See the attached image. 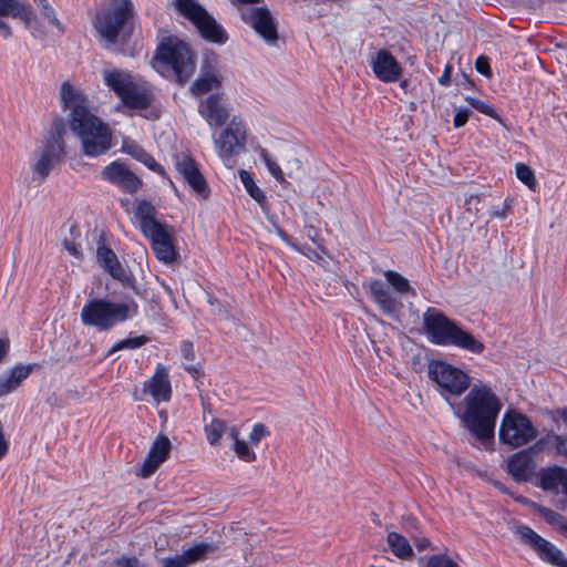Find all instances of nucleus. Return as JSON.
I'll return each instance as SVG.
<instances>
[{"instance_id": "nucleus-13", "label": "nucleus", "mask_w": 567, "mask_h": 567, "mask_svg": "<svg viewBox=\"0 0 567 567\" xmlns=\"http://www.w3.org/2000/svg\"><path fill=\"white\" fill-rule=\"evenodd\" d=\"M514 533L524 545L533 548L543 561L555 567H567V558L564 553L530 527L518 525Z\"/></svg>"}, {"instance_id": "nucleus-44", "label": "nucleus", "mask_w": 567, "mask_h": 567, "mask_svg": "<svg viewBox=\"0 0 567 567\" xmlns=\"http://www.w3.org/2000/svg\"><path fill=\"white\" fill-rule=\"evenodd\" d=\"M426 567H460L446 555H433L427 558Z\"/></svg>"}, {"instance_id": "nucleus-16", "label": "nucleus", "mask_w": 567, "mask_h": 567, "mask_svg": "<svg viewBox=\"0 0 567 567\" xmlns=\"http://www.w3.org/2000/svg\"><path fill=\"white\" fill-rule=\"evenodd\" d=\"M218 549L215 543L200 542L196 543L182 554L161 558L162 567H188L192 564L205 560Z\"/></svg>"}, {"instance_id": "nucleus-38", "label": "nucleus", "mask_w": 567, "mask_h": 567, "mask_svg": "<svg viewBox=\"0 0 567 567\" xmlns=\"http://www.w3.org/2000/svg\"><path fill=\"white\" fill-rule=\"evenodd\" d=\"M539 513L549 525L558 528L561 534L567 535V518L565 516L545 507L540 508Z\"/></svg>"}, {"instance_id": "nucleus-14", "label": "nucleus", "mask_w": 567, "mask_h": 567, "mask_svg": "<svg viewBox=\"0 0 567 567\" xmlns=\"http://www.w3.org/2000/svg\"><path fill=\"white\" fill-rule=\"evenodd\" d=\"M173 235V228L167 225H162L144 235L151 241L155 257L166 265L175 262L179 257Z\"/></svg>"}, {"instance_id": "nucleus-2", "label": "nucleus", "mask_w": 567, "mask_h": 567, "mask_svg": "<svg viewBox=\"0 0 567 567\" xmlns=\"http://www.w3.org/2000/svg\"><path fill=\"white\" fill-rule=\"evenodd\" d=\"M462 402L451 403L454 415L482 442L494 437L502 402L492 388L481 381L471 384Z\"/></svg>"}, {"instance_id": "nucleus-58", "label": "nucleus", "mask_w": 567, "mask_h": 567, "mask_svg": "<svg viewBox=\"0 0 567 567\" xmlns=\"http://www.w3.org/2000/svg\"><path fill=\"white\" fill-rule=\"evenodd\" d=\"M400 86H401L402 89H405V87L408 86V81H406V80L402 81V82L400 83Z\"/></svg>"}, {"instance_id": "nucleus-20", "label": "nucleus", "mask_w": 567, "mask_h": 567, "mask_svg": "<svg viewBox=\"0 0 567 567\" xmlns=\"http://www.w3.org/2000/svg\"><path fill=\"white\" fill-rule=\"evenodd\" d=\"M175 166L196 195L202 198L208 197L209 189L207 183L199 172L197 163L192 157L186 155L178 156Z\"/></svg>"}, {"instance_id": "nucleus-12", "label": "nucleus", "mask_w": 567, "mask_h": 567, "mask_svg": "<svg viewBox=\"0 0 567 567\" xmlns=\"http://www.w3.org/2000/svg\"><path fill=\"white\" fill-rule=\"evenodd\" d=\"M213 138L217 155L226 163L234 155L245 152L246 127L244 122L234 116L218 136L213 135Z\"/></svg>"}, {"instance_id": "nucleus-49", "label": "nucleus", "mask_w": 567, "mask_h": 567, "mask_svg": "<svg viewBox=\"0 0 567 567\" xmlns=\"http://www.w3.org/2000/svg\"><path fill=\"white\" fill-rule=\"evenodd\" d=\"M476 71L485 76H491V68L488 63V59L484 55H481L476 59L475 62Z\"/></svg>"}, {"instance_id": "nucleus-36", "label": "nucleus", "mask_w": 567, "mask_h": 567, "mask_svg": "<svg viewBox=\"0 0 567 567\" xmlns=\"http://www.w3.org/2000/svg\"><path fill=\"white\" fill-rule=\"evenodd\" d=\"M259 157L265 163L269 174L279 183L285 182V175L281 171L278 162L270 155V153L264 148L259 147L258 150Z\"/></svg>"}, {"instance_id": "nucleus-55", "label": "nucleus", "mask_w": 567, "mask_h": 567, "mask_svg": "<svg viewBox=\"0 0 567 567\" xmlns=\"http://www.w3.org/2000/svg\"><path fill=\"white\" fill-rule=\"evenodd\" d=\"M66 248H68V250H69L72 255H74V256H76V257H79V256H80V254H79V251H78V249L75 248V246H74V245H69V244H68V245H66Z\"/></svg>"}, {"instance_id": "nucleus-30", "label": "nucleus", "mask_w": 567, "mask_h": 567, "mask_svg": "<svg viewBox=\"0 0 567 567\" xmlns=\"http://www.w3.org/2000/svg\"><path fill=\"white\" fill-rule=\"evenodd\" d=\"M567 477V468L561 466L547 467L540 471V487L545 491H556L561 487Z\"/></svg>"}, {"instance_id": "nucleus-40", "label": "nucleus", "mask_w": 567, "mask_h": 567, "mask_svg": "<svg viewBox=\"0 0 567 567\" xmlns=\"http://www.w3.org/2000/svg\"><path fill=\"white\" fill-rule=\"evenodd\" d=\"M543 443L554 444L557 454L563 455L567 458V435L548 433L546 437L538 441L537 445Z\"/></svg>"}, {"instance_id": "nucleus-4", "label": "nucleus", "mask_w": 567, "mask_h": 567, "mask_svg": "<svg viewBox=\"0 0 567 567\" xmlns=\"http://www.w3.org/2000/svg\"><path fill=\"white\" fill-rule=\"evenodd\" d=\"M423 327L427 340L433 344L452 346L475 354L485 349L483 342L435 308H427L423 313Z\"/></svg>"}, {"instance_id": "nucleus-11", "label": "nucleus", "mask_w": 567, "mask_h": 567, "mask_svg": "<svg viewBox=\"0 0 567 567\" xmlns=\"http://www.w3.org/2000/svg\"><path fill=\"white\" fill-rule=\"evenodd\" d=\"M537 436V430L532 421L524 414L511 410L502 419L499 440L512 447L528 444Z\"/></svg>"}, {"instance_id": "nucleus-24", "label": "nucleus", "mask_w": 567, "mask_h": 567, "mask_svg": "<svg viewBox=\"0 0 567 567\" xmlns=\"http://www.w3.org/2000/svg\"><path fill=\"white\" fill-rule=\"evenodd\" d=\"M143 390L148 392L154 401L167 402L171 399L172 388L167 369L158 363L153 377L144 382Z\"/></svg>"}, {"instance_id": "nucleus-27", "label": "nucleus", "mask_w": 567, "mask_h": 567, "mask_svg": "<svg viewBox=\"0 0 567 567\" xmlns=\"http://www.w3.org/2000/svg\"><path fill=\"white\" fill-rule=\"evenodd\" d=\"M223 76L218 70L205 66L202 68L199 78L193 83L190 91L193 95L199 96L207 94L221 86Z\"/></svg>"}, {"instance_id": "nucleus-15", "label": "nucleus", "mask_w": 567, "mask_h": 567, "mask_svg": "<svg viewBox=\"0 0 567 567\" xmlns=\"http://www.w3.org/2000/svg\"><path fill=\"white\" fill-rule=\"evenodd\" d=\"M20 19L29 28L35 18L30 3L20 0H0V35L4 39L12 37V28L4 18Z\"/></svg>"}, {"instance_id": "nucleus-17", "label": "nucleus", "mask_w": 567, "mask_h": 567, "mask_svg": "<svg viewBox=\"0 0 567 567\" xmlns=\"http://www.w3.org/2000/svg\"><path fill=\"white\" fill-rule=\"evenodd\" d=\"M243 20L267 42L277 40L276 23L267 8H246L241 10Z\"/></svg>"}, {"instance_id": "nucleus-53", "label": "nucleus", "mask_w": 567, "mask_h": 567, "mask_svg": "<svg viewBox=\"0 0 567 567\" xmlns=\"http://www.w3.org/2000/svg\"><path fill=\"white\" fill-rule=\"evenodd\" d=\"M144 165L148 167L151 171L156 172L158 174L164 173L162 165L158 164L153 156H151L150 161H147Z\"/></svg>"}, {"instance_id": "nucleus-39", "label": "nucleus", "mask_w": 567, "mask_h": 567, "mask_svg": "<svg viewBox=\"0 0 567 567\" xmlns=\"http://www.w3.org/2000/svg\"><path fill=\"white\" fill-rule=\"evenodd\" d=\"M148 342V338L145 336H138L134 338H126L115 342L109 350L107 355H111L120 350L124 349H137Z\"/></svg>"}, {"instance_id": "nucleus-37", "label": "nucleus", "mask_w": 567, "mask_h": 567, "mask_svg": "<svg viewBox=\"0 0 567 567\" xmlns=\"http://www.w3.org/2000/svg\"><path fill=\"white\" fill-rule=\"evenodd\" d=\"M229 429L230 427H227L223 421L213 420L209 424L205 425V434L208 443L210 445L218 444L223 433H229Z\"/></svg>"}, {"instance_id": "nucleus-52", "label": "nucleus", "mask_w": 567, "mask_h": 567, "mask_svg": "<svg viewBox=\"0 0 567 567\" xmlns=\"http://www.w3.org/2000/svg\"><path fill=\"white\" fill-rule=\"evenodd\" d=\"M451 72H452V66L449 65V64L445 65L442 75L439 78V83L442 86H449L450 85V83H451Z\"/></svg>"}, {"instance_id": "nucleus-5", "label": "nucleus", "mask_w": 567, "mask_h": 567, "mask_svg": "<svg viewBox=\"0 0 567 567\" xmlns=\"http://www.w3.org/2000/svg\"><path fill=\"white\" fill-rule=\"evenodd\" d=\"M137 315L138 305L132 298L115 302L106 298L94 297L87 299L83 305L80 319L84 327L106 332Z\"/></svg>"}, {"instance_id": "nucleus-29", "label": "nucleus", "mask_w": 567, "mask_h": 567, "mask_svg": "<svg viewBox=\"0 0 567 567\" xmlns=\"http://www.w3.org/2000/svg\"><path fill=\"white\" fill-rule=\"evenodd\" d=\"M156 213L155 207L151 203L146 200L136 203L134 207V217L137 219L143 235L163 225L156 220Z\"/></svg>"}, {"instance_id": "nucleus-35", "label": "nucleus", "mask_w": 567, "mask_h": 567, "mask_svg": "<svg viewBox=\"0 0 567 567\" xmlns=\"http://www.w3.org/2000/svg\"><path fill=\"white\" fill-rule=\"evenodd\" d=\"M386 281L400 293L411 292L415 295L414 289L410 286V282L406 278H404L401 274L394 270H385L383 272Z\"/></svg>"}, {"instance_id": "nucleus-18", "label": "nucleus", "mask_w": 567, "mask_h": 567, "mask_svg": "<svg viewBox=\"0 0 567 567\" xmlns=\"http://www.w3.org/2000/svg\"><path fill=\"white\" fill-rule=\"evenodd\" d=\"M101 177L131 194L135 193L142 184L140 178L125 164L118 161H114L105 166L101 172Z\"/></svg>"}, {"instance_id": "nucleus-41", "label": "nucleus", "mask_w": 567, "mask_h": 567, "mask_svg": "<svg viewBox=\"0 0 567 567\" xmlns=\"http://www.w3.org/2000/svg\"><path fill=\"white\" fill-rule=\"evenodd\" d=\"M515 172H516V177L523 184H525L530 189H535L537 182H536L535 174H534L533 169L528 165H526L524 163H518L515 166Z\"/></svg>"}, {"instance_id": "nucleus-46", "label": "nucleus", "mask_w": 567, "mask_h": 567, "mask_svg": "<svg viewBox=\"0 0 567 567\" xmlns=\"http://www.w3.org/2000/svg\"><path fill=\"white\" fill-rule=\"evenodd\" d=\"M269 434L267 427L261 423H256L252 427V431L249 434L250 443L257 445L260 440Z\"/></svg>"}, {"instance_id": "nucleus-56", "label": "nucleus", "mask_w": 567, "mask_h": 567, "mask_svg": "<svg viewBox=\"0 0 567 567\" xmlns=\"http://www.w3.org/2000/svg\"><path fill=\"white\" fill-rule=\"evenodd\" d=\"M163 287H164L165 292H166L171 298H174L173 290L171 289V287H168L167 285H164Z\"/></svg>"}, {"instance_id": "nucleus-45", "label": "nucleus", "mask_w": 567, "mask_h": 567, "mask_svg": "<svg viewBox=\"0 0 567 567\" xmlns=\"http://www.w3.org/2000/svg\"><path fill=\"white\" fill-rule=\"evenodd\" d=\"M113 567H145V565L135 556H121L113 560Z\"/></svg>"}, {"instance_id": "nucleus-59", "label": "nucleus", "mask_w": 567, "mask_h": 567, "mask_svg": "<svg viewBox=\"0 0 567 567\" xmlns=\"http://www.w3.org/2000/svg\"><path fill=\"white\" fill-rule=\"evenodd\" d=\"M493 216H496V217H504V214L501 213V212H495L493 213Z\"/></svg>"}, {"instance_id": "nucleus-10", "label": "nucleus", "mask_w": 567, "mask_h": 567, "mask_svg": "<svg viewBox=\"0 0 567 567\" xmlns=\"http://www.w3.org/2000/svg\"><path fill=\"white\" fill-rule=\"evenodd\" d=\"M65 131L63 120H55L52 125L50 137L44 145L37 151L35 161L32 164V172L39 176L40 182L50 174L64 156L62 136Z\"/></svg>"}, {"instance_id": "nucleus-31", "label": "nucleus", "mask_w": 567, "mask_h": 567, "mask_svg": "<svg viewBox=\"0 0 567 567\" xmlns=\"http://www.w3.org/2000/svg\"><path fill=\"white\" fill-rule=\"evenodd\" d=\"M386 543L393 553L400 559L410 560L413 558L414 553L409 540L396 532H390L386 536Z\"/></svg>"}, {"instance_id": "nucleus-28", "label": "nucleus", "mask_w": 567, "mask_h": 567, "mask_svg": "<svg viewBox=\"0 0 567 567\" xmlns=\"http://www.w3.org/2000/svg\"><path fill=\"white\" fill-rule=\"evenodd\" d=\"M34 365L19 364L13 367L8 374L0 377V396L7 395L18 389L31 374Z\"/></svg>"}, {"instance_id": "nucleus-54", "label": "nucleus", "mask_w": 567, "mask_h": 567, "mask_svg": "<svg viewBox=\"0 0 567 567\" xmlns=\"http://www.w3.org/2000/svg\"><path fill=\"white\" fill-rule=\"evenodd\" d=\"M152 155L148 154L145 150L142 152V154L136 158L138 162L145 164L147 161H150V157Z\"/></svg>"}, {"instance_id": "nucleus-21", "label": "nucleus", "mask_w": 567, "mask_h": 567, "mask_svg": "<svg viewBox=\"0 0 567 567\" xmlns=\"http://www.w3.org/2000/svg\"><path fill=\"white\" fill-rule=\"evenodd\" d=\"M370 64L374 75L384 83L396 82L402 75V66L386 50H379Z\"/></svg>"}, {"instance_id": "nucleus-1", "label": "nucleus", "mask_w": 567, "mask_h": 567, "mask_svg": "<svg viewBox=\"0 0 567 567\" xmlns=\"http://www.w3.org/2000/svg\"><path fill=\"white\" fill-rule=\"evenodd\" d=\"M61 99L70 110V128L79 136L83 153L90 157L106 153L112 147V130L89 110L86 97L65 82Z\"/></svg>"}, {"instance_id": "nucleus-33", "label": "nucleus", "mask_w": 567, "mask_h": 567, "mask_svg": "<svg viewBox=\"0 0 567 567\" xmlns=\"http://www.w3.org/2000/svg\"><path fill=\"white\" fill-rule=\"evenodd\" d=\"M238 435V430L235 426H231L229 429V436L234 440V450L236 455L245 462L255 461L256 453L248 446L245 441L239 440Z\"/></svg>"}, {"instance_id": "nucleus-26", "label": "nucleus", "mask_w": 567, "mask_h": 567, "mask_svg": "<svg viewBox=\"0 0 567 567\" xmlns=\"http://www.w3.org/2000/svg\"><path fill=\"white\" fill-rule=\"evenodd\" d=\"M96 259L99 265L109 272L114 279L125 280L126 272L121 262L118 261L116 255L113 250L106 247L103 243V239L100 238L99 246L96 249Z\"/></svg>"}, {"instance_id": "nucleus-42", "label": "nucleus", "mask_w": 567, "mask_h": 567, "mask_svg": "<svg viewBox=\"0 0 567 567\" xmlns=\"http://www.w3.org/2000/svg\"><path fill=\"white\" fill-rule=\"evenodd\" d=\"M34 3L39 7L41 14L55 28L60 31L63 30L60 20L56 17L55 10L49 3L48 0H33Z\"/></svg>"}, {"instance_id": "nucleus-57", "label": "nucleus", "mask_w": 567, "mask_h": 567, "mask_svg": "<svg viewBox=\"0 0 567 567\" xmlns=\"http://www.w3.org/2000/svg\"><path fill=\"white\" fill-rule=\"evenodd\" d=\"M208 302H209L212 306H214V305H215V302L217 303V300L209 296V297H208Z\"/></svg>"}, {"instance_id": "nucleus-22", "label": "nucleus", "mask_w": 567, "mask_h": 567, "mask_svg": "<svg viewBox=\"0 0 567 567\" xmlns=\"http://www.w3.org/2000/svg\"><path fill=\"white\" fill-rule=\"evenodd\" d=\"M171 441L164 435L159 434L153 442L147 457L142 466L137 470L136 475L147 478L155 473L158 466L166 460L171 452Z\"/></svg>"}, {"instance_id": "nucleus-9", "label": "nucleus", "mask_w": 567, "mask_h": 567, "mask_svg": "<svg viewBox=\"0 0 567 567\" xmlns=\"http://www.w3.org/2000/svg\"><path fill=\"white\" fill-rule=\"evenodd\" d=\"M174 6L196 27L205 40L219 44L227 41L225 29L196 0H174Z\"/></svg>"}, {"instance_id": "nucleus-47", "label": "nucleus", "mask_w": 567, "mask_h": 567, "mask_svg": "<svg viewBox=\"0 0 567 567\" xmlns=\"http://www.w3.org/2000/svg\"><path fill=\"white\" fill-rule=\"evenodd\" d=\"M122 151L136 159L142 154L144 148L134 141L124 140L122 144Z\"/></svg>"}, {"instance_id": "nucleus-8", "label": "nucleus", "mask_w": 567, "mask_h": 567, "mask_svg": "<svg viewBox=\"0 0 567 567\" xmlns=\"http://www.w3.org/2000/svg\"><path fill=\"white\" fill-rule=\"evenodd\" d=\"M155 60L172 69L178 82H186L195 71V59L186 43L177 38H166L158 45Z\"/></svg>"}, {"instance_id": "nucleus-50", "label": "nucleus", "mask_w": 567, "mask_h": 567, "mask_svg": "<svg viewBox=\"0 0 567 567\" xmlns=\"http://www.w3.org/2000/svg\"><path fill=\"white\" fill-rule=\"evenodd\" d=\"M548 414L550 415L554 422H558L559 420H561L564 424L567 426V408L549 411Z\"/></svg>"}, {"instance_id": "nucleus-19", "label": "nucleus", "mask_w": 567, "mask_h": 567, "mask_svg": "<svg viewBox=\"0 0 567 567\" xmlns=\"http://www.w3.org/2000/svg\"><path fill=\"white\" fill-rule=\"evenodd\" d=\"M198 113L209 126L214 127L223 126L229 117L225 100L218 92L199 100Z\"/></svg>"}, {"instance_id": "nucleus-6", "label": "nucleus", "mask_w": 567, "mask_h": 567, "mask_svg": "<svg viewBox=\"0 0 567 567\" xmlns=\"http://www.w3.org/2000/svg\"><path fill=\"white\" fill-rule=\"evenodd\" d=\"M136 12L131 0H111L107 7L96 13L94 27L107 44H115L118 37L133 33Z\"/></svg>"}, {"instance_id": "nucleus-23", "label": "nucleus", "mask_w": 567, "mask_h": 567, "mask_svg": "<svg viewBox=\"0 0 567 567\" xmlns=\"http://www.w3.org/2000/svg\"><path fill=\"white\" fill-rule=\"evenodd\" d=\"M369 290L372 300L379 309L389 317H398L402 309V302L394 298L384 282L379 279L371 280Z\"/></svg>"}, {"instance_id": "nucleus-48", "label": "nucleus", "mask_w": 567, "mask_h": 567, "mask_svg": "<svg viewBox=\"0 0 567 567\" xmlns=\"http://www.w3.org/2000/svg\"><path fill=\"white\" fill-rule=\"evenodd\" d=\"M471 111L466 107H460L454 115L453 124L456 128L462 127L467 122Z\"/></svg>"}, {"instance_id": "nucleus-51", "label": "nucleus", "mask_w": 567, "mask_h": 567, "mask_svg": "<svg viewBox=\"0 0 567 567\" xmlns=\"http://www.w3.org/2000/svg\"><path fill=\"white\" fill-rule=\"evenodd\" d=\"M414 546L419 551L425 550L430 547L431 543L425 536H412Z\"/></svg>"}, {"instance_id": "nucleus-7", "label": "nucleus", "mask_w": 567, "mask_h": 567, "mask_svg": "<svg viewBox=\"0 0 567 567\" xmlns=\"http://www.w3.org/2000/svg\"><path fill=\"white\" fill-rule=\"evenodd\" d=\"M427 377L435 391L449 403L458 399L471 386L470 375L445 361L433 360L427 365Z\"/></svg>"}, {"instance_id": "nucleus-3", "label": "nucleus", "mask_w": 567, "mask_h": 567, "mask_svg": "<svg viewBox=\"0 0 567 567\" xmlns=\"http://www.w3.org/2000/svg\"><path fill=\"white\" fill-rule=\"evenodd\" d=\"M103 80L126 107L138 111L140 115L148 120L161 116L153 87L146 81L122 70L104 71Z\"/></svg>"}, {"instance_id": "nucleus-25", "label": "nucleus", "mask_w": 567, "mask_h": 567, "mask_svg": "<svg viewBox=\"0 0 567 567\" xmlns=\"http://www.w3.org/2000/svg\"><path fill=\"white\" fill-rule=\"evenodd\" d=\"M535 464L526 450L512 455L507 461V471L516 482H527L532 478Z\"/></svg>"}, {"instance_id": "nucleus-43", "label": "nucleus", "mask_w": 567, "mask_h": 567, "mask_svg": "<svg viewBox=\"0 0 567 567\" xmlns=\"http://www.w3.org/2000/svg\"><path fill=\"white\" fill-rule=\"evenodd\" d=\"M465 101L480 113L485 114L492 118L498 120V114L496 110L489 103L471 96H466Z\"/></svg>"}, {"instance_id": "nucleus-34", "label": "nucleus", "mask_w": 567, "mask_h": 567, "mask_svg": "<svg viewBox=\"0 0 567 567\" xmlns=\"http://www.w3.org/2000/svg\"><path fill=\"white\" fill-rule=\"evenodd\" d=\"M181 353L186 362H193L195 360V351L193 342L184 340L181 342ZM184 369L192 374L194 378H198L202 374V368L199 365L184 363Z\"/></svg>"}, {"instance_id": "nucleus-32", "label": "nucleus", "mask_w": 567, "mask_h": 567, "mask_svg": "<svg viewBox=\"0 0 567 567\" xmlns=\"http://www.w3.org/2000/svg\"><path fill=\"white\" fill-rule=\"evenodd\" d=\"M239 177L247 193L264 208L267 203L266 195L256 185L251 174L246 171H240Z\"/></svg>"}]
</instances>
